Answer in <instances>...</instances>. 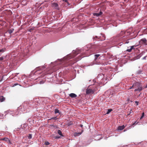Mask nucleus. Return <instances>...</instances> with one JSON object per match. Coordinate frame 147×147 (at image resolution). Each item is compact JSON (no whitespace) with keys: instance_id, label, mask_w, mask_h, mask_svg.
Here are the masks:
<instances>
[{"instance_id":"obj_1","label":"nucleus","mask_w":147,"mask_h":147,"mask_svg":"<svg viewBox=\"0 0 147 147\" xmlns=\"http://www.w3.org/2000/svg\"><path fill=\"white\" fill-rule=\"evenodd\" d=\"M132 88H135L134 90L135 91L140 92L143 89V87L141 84L139 82H136L134 83L133 84L131 87L129 88V89H131Z\"/></svg>"},{"instance_id":"obj_2","label":"nucleus","mask_w":147,"mask_h":147,"mask_svg":"<svg viewBox=\"0 0 147 147\" xmlns=\"http://www.w3.org/2000/svg\"><path fill=\"white\" fill-rule=\"evenodd\" d=\"M78 53H77L76 51H73V53L75 54V55H74L72 56L71 54L68 55H67L66 56L64 57L63 58V59H59V60L61 62H62L63 61H64L65 60H68L69 59L74 57L76 55L78 54Z\"/></svg>"},{"instance_id":"obj_3","label":"nucleus","mask_w":147,"mask_h":147,"mask_svg":"<svg viewBox=\"0 0 147 147\" xmlns=\"http://www.w3.org/2000/svg\"><path fill=\"white\" fill-rule=\"evenodd\" d=\"M4 113H7V114H9L10 115H12V116H16L18 114V111H17L16 112H15L13 111H11L10 110H8L7 111H5L4 112Z\"/></svg>"},{"instance_id":"obj_4","label":"nucleus","mask_w":147,"mask_h":147,"mask_svg":"<svg viewBox=\"0 0 147 147\" xmlns=\"http://www.w3.org/2000/svg\"><path fill=\"white\" fill-rule=\"evenodd\" d=\"M94 92V90L88 88L86 90V93L87 94H93Z\"/></svg>"},{"instance_id":"obj_5","label":"nucleus","mask_w":147,"mask_h":147,"mask_svg":"<svg viewBox=\"0 0 147 147\" xmlns=\"http://www.w3.org/2000/svg\"><path fill=\"white\" fill-rule=\"evenodd\" d=\"M140 44H146V39L145 38L142 39L139 42Z\"/></svg>"},{"instance_id":"obj_6","label":"nucleus","mask_w":147,"mask_h":147,"mask_svg":"<svg viewBox=\"0 0 147 147\" xmlns=\"http://www.w3.org/2000/svg\"><path fill=\"white\" fill-rule=\"evenodd\" d=\"M144 53L145 52L144 51L142 52L141 53H140L136 57V59H140V58L144 55Z\"/></svg>"},{"instance_id":"obj_7","label":"nucleus","mask_w":147,"mask_h":147,"mask_svg":"<svg viewBox=\"0 0 147 147\" xmlns=\"http://www.w3.org/2000/svg\"><path fill=\"white\" fill-rule=\"evenodd\" d=\"M100 55V54H96L94 55V60L96 61H97L98 59H100V57H99Z\"/></svg>"},{"instance_id":"obj_8","label":"nucleus","mask_w":147,"mask_h":147,"mask_svg":"<svg viewBox=\"0 0 147 147\" xmlns=\"http://www.w3.org/2000/svg\"><path fill=\"white\" fill-rule=\"evenodd\" d=\"M52 7L55 9H57L58 8V4L56 3H53L52 4Z\"/></svg>"},{"instance_id":"obj_9","label":"nucleus","mask_w":147,"mask_h":147,"mask_svg":"<svg viewBox=\"0 0 147 147\" xmlns=\"http://www.w3.org/2000/svg\"><path fill=\"white\" fill-rule=\"evenodd\" d=\"M2 140L5 141L7 142L8 143H9V144H11L10 140L8 138H2Z\"/></svg>"},{"instance_id":"obj_10","label":"nucleus","mask_w":147,"mask_h":147,"mask_svg":"<svg viewBox=\"0 0 147 147\" xmlns=\"http://www.w3.org/2000/svg\"><path fill=\"white\" fill-rule=\"evenodd\" d=\"M102 13L101 11H100L99 13H94L93 14V15L94 16H96L97 17L99 16H100L101 15Z\"/></svg>"},{"instance_id":"obj_11","label":"nucleus","mask_w":147,"mask_h":147,"mask_svg":"<svg viewBox=\"0 0 147 147\" xmlns=\"http://www.w3.org/2000/svg\"><path fill=\"white\" fill-rule=\"evenodd\" d=\"M125 127V126L124 125H123L121 126H119L118 127L117 129L118 130H121L123 129Z\"/></svg>"},{"instance_id":"obj_12","label":"nucleus","mask_w":147,"mask_h":147,"mask_svg":"<svg viewBox=\"0 0 147 147\" xmlns=\"http://www.w3.org/2000/svg\"><path fill=\"white\" fill-rule=\"evenodd\" d=\"M69 96L71 98H75L77 96V95L75 94L71 93L69 94Z\"/></svg>"},{"instance_id":"obj_13","label":"nucleus","mask_w":147,"mask_h":147,"mask_svg":"<svg viewBox=\"0 0 147 147\" xmlns=\"http://www.w3.org/2000/svg\"><path fill=\"white\" fill-rule=\"evenodd\" d=\"M82 134L81 132H78V133H74V135L75 136H78Z\"/></svg>"},{"instance_id":"obj_14","label":"nucleus","mask_w":147,"mask_h":147,"mask_svg":"<svg viewBox=\"0 0 147 147\" xmlns=\"http://www.w3.org/2000/svg\"><path fill=\"white\" fill-rule=\"evenodd\" d=\"M5 98L3 96H0V101L1 102H2L4 101Z\"/></svg>"},{"instance_id":"obj_15","label":"nucleus","mask_w":147,"mask_h":147,"mask_svg":"<svg viewBox=\"0 0 147 147\" xmlns=\"http://www.w3.org/2000/svg\"><path fill=\"white\" fill-rule=\"evenodd\" d=\"M134 48V46H132L130 47V48L129 49H128L127 51L129 52H130L131 51L132 49H133Z\"/></svg>"},{"instance_id":"obj_16","label":"nucleus","mask_w":147,"mask_h":147,"mask_svg":"<svg viewBox=\"0 0 147 147\" xmlns=\"http://www.w3.org/2000/svg\"><path fill=\"white\" fill-rule=\"evenodd\" d=\"M5 50V48H3L1 49H0V53L4 52Z\"/></svg>"},{"instance_id":"obj_17","label":"nucleus","mask_w":147,"mask_h":147,"mask_svg":"<svg viewBox=\"0 0 147 147\" xmlns=\"http://www.w3.org/2000/svg\"><path fill=\"white\" fill-rule=\"evenodd\" d=\"M57 133L59 135H60L61 136H63V135L62 134V133L60 130H58L57 131Z\"/></svg>"},{"instance_id":"obj_18","label":"nucleus","mask_w":147,"mask_h":147,"mask_svg":"<svg viewBox=\"0 0 147 147\" xmlns=\"http://www.w3.org/2000/svg\"><path fill=\"white\" fill-rule=\"evenodd\" d=\"M112 111V109H109L107 111V114H109Z\"/></svg>"},{"instance_id":"obj_19","label":"nucleus","mask_w":147,"mask_h":147,"mask_svg":"<svg viewBox=\"0 0 147 147\" xmlns=\"http://www.w3.org/2000/svg\"><path fill=\"white\" fill-rule=\"evenodd\" d=\"M13 29H10L8 30V32L9 34H11L13 32Z\"/></svg>"},{"instance_id":"obj_20","label":"nucleus","mask_w":147,"mask_h":147,"mask_svg":"<svg viewBox=\"0 0 147 147\" xmlns=\"http://www.w3.org/2000/svg\"><path fill=\"white\" fill-rule=\"evenodd\" d=\"M55 113H59V110L57 109H55L54 111Z\"/></svg>"},{"instance_id":"obj_21","label":"nucleus","mask_w":147,"mask_h":147,"mask_svg":"<svg viewBox=\"0 0 147 147\" xmlns=\"http://www.w3.org/2000/svg\"><path fill=\"white\" fill-rule=\"evenodd\" d=\"M136 122H135L131 126H130L129 127H130V128H132V127H134L133 125L136 124Z\"/></svg>"},{"instance_id":"obj_22","label":"nucleus","mask_w":147,"mask_h":147,"mask_svg":"<svg viewBox=\"0 0 147 147\" xmlns=\"http://www.w3.org/2000/svg\"><path fill=\"white\" fill-rule=\"evenodd\" d=\"M28 138L29 139H31L32 138V135L31 134H29L28 136Z\"/></svg>"},{"instance_id":"obj_23","label":"nucleus","mask_w":147,"mask_h":147,"mask_svg":"<svg viewBox=\"0 0 147 147\" xmlns=\"http://www.w3.org/2000/svg\"><path fill=\"white\" fill-rule=\"evenodd\" d=\"M5 58V57H0V60L2 61Z\"/></svg>"},{"instance_id":"obj_24","label":"nucleus","mask_w":147,"mask_h":147,"mask_svg":"<svg viewBox=\"0 0 147 147\" xmlns=\"http://www.w3.org/2000/svg\"><path fill=\"white\" fill-rule=\"evenodd\" d=\"M52 119L55 120H56L57 119V117H53V118H51V119Z\"/></svg>"},{"instance_id":"obj_25","label":"nucleus","mask_w":147,"mask_h":147,"mask_svg":"<svg viewBox=\"0 0 147 147\" xmlns=\"http://www.w3.org/2000/svg\"><path fill=\"white\" fill-rule=\"evenodd\" d=\"M144 113H142V115L141 117H140V119H142V118L144 116Z\"/></svg>"},{"instance_id":"obj_26","label":"nucleus","mask_w":147,"mask_h":147,"mask_svg":"<svg viewBox=\"0 0 147 147\" xmlns=\"http://www.w3.org/2000/svg\"><path fill=\"white\" fill-rule=\"evenodd\" d=\"M3 115L2 114V115H1L0 114V119H3V118H4V117H3Z\"/></svg>"},{"instance_id":"obj_27","label":"nucleus","mask_w":147,"mask_h":147,"mask_svg":"<svg viewBox=\"0 0 147 147\" xmlns=\"http://www.w3.org/2000/svg\"><path fill=\"white\" fill-rule=\"evenodd\" d=\"M60 136H55L54 137V138H55V139H59V138H60Z\"/></svg>"},{"instance_id":"obj_28","label":"nucleus","mask_w":147,"mask_h":147,"mask_svg":"<svg viewBox=\"0 0 147 147\" xmlns=\"http://www.w3.org/2000/svg\"><path fill=\"white\" fill-rule=\"evenodd\" d=\"M45 144L46 145H48L49 144V143L48 142H45Z\"/></svg>"},{"instance_id":"obj_29","label":"nucleus","mask_w":147,"mask_h":147,"mask_svg":"<svg viewBox=\"0 0 147 147\" xmlns=\"http://www.w3.org/2000/svg\"><path fill=\"white\" fill-rule=\"evenodd\" d=\"M146 57H147V56H145L144 57L142 58V59H143V60H146Z\"/></svg>"},{"instance_id":"obj_30","label":"nucleus","mask_w":147,"mask_h":147,"mask_svg":"<svg viewBox=\"0 0 147 147\" xmlns=\"http://www.w3.org/2000/svg\"><path fill=\"white\" fill-rule=\"evenodd\" d=\"M135 103H136L137 105H138V102L136 101Z\"/></svg>"},{"instance_id":"obj_31","label":"nucleus","mask_w":147,"mask_h":147,"mask_svg":"<svg viewBox=\"0 0 147 147\" xmlns=\"http://www.w3.org/2000/svg\"><path fill=\"white\" fill-rule=\"evenodd\" d=\"M18 85V84H14L13 85V86L14 87L16 86L17 85Z\"/></svg>"},{"instance_id":"obj_32","label":"nucleus","mask_w":147,"mask_h":147,"mask_svg":"<svg viewBox=\"0 0 147 147\" xmlns=\"http://www.w3.org/2000/svg\"><path fill=\"white\" fill-rule=\"evenodd\" d=\"M123 44V43L122 42H121L120 43V45H121Z\"/></svg>"},{"instance_id":"obj_33","label":"nucleus","mask_w":147,"mask_h":147,"mask_svg":"<svg viewBox=\"0 0 147 147\" xmlns=\"http://www.w3.org/2000/svg\"><path fill=\"white\" fill-rule=\"evenodd\" d=\"M127 130L126 129H125L124 130V131H127Z\"/></svg>"},{"instance_id":"obj_34","label":"nucleus","mask_w":147,"mask_h":147,"mask_svg":"<svg viewBox=\"0 0 147 147\" xmlns=\"http://www.w3.org/2000/svg\"><path fill=\"white\" fill-rule=\"evenodd\" d=\"M144 88H147V85Z\"/></svg>"},{"instance_id":"obj_35","label":"nucleus","mask_w":147,"mask_h":147,"mask_svg":"<svg viewBox=\"0 0 147 147\" xmlns=\"http://www.w3.org/2000/svg\"><path fill=\"white\" fill-rule=\"evenodd\" d=\"M80 126L81 127H82V126H83V125H80Z\"/></svg>"},{"instance_id":"obj_36","label":"nucleus","mask_w":147,"mask_h":147,"mask_svg":"<svg viewBox=\"0 0 147 147\" xmlns=\"http://www.w3.org/2000/svg\"><path fill=\"white\" fill-rule=\"evenodd\" d=\"M82 57H81V58H80L78 60H80L82 58Z\"/></svg>"},{"instance_id":"obj_37","label":"nucleus","mask_w":147,"mask_h":147,"mask_svg":"<svg viewBox=\"0 0 147 147\" xmlns=\"http://www.w3.org/2000/svg\"><path fill=\"white\" fill-rule=\"evenodd\" d=\"M129 43V42L128 41H127L126 42H125V43Z\"/></svg>"},{"instance_id":"obj_38","label":"nucleus","mask_w":147,"mask_h":147,"mask_svg":"<svg viewBox=\"0 0 147 147\" xmlns=\"http://www.w3.org/2000/svg\"><path fill=\"white\" fill-rule=\"evenodd\" d=\"M42 69H44L45 67H42Z\"/></svg>"},{"instance_id":"obj_39","label":"nucleus","mask_w":147,"mask_h":147,"mask_svg":"<svg viewBox=\"0 0 147 147\" xmlns=\"http://www.w3.org/2000/svg\"><path fill=\"white\" fill-rule=\"evenodd\" d=\"M53 127H57V126H54Z\"/></svg>"},{"instance_id":"obj_40","label":"nucleus","mask_w":147,"mask_h":147,"mask_svg":"<svg viewBox=\"0 0 147 147\" xmlns=\"http://www.w3.org/2000/svg\"><path fill=\"white\" fill-rule=\"evenodd\" d=\"M40 84H42V81H40Z\"/></svg>"},{"instance_id":"obj_41","label":"nucleus","mask_w":147,"mask_h":147,"mask_svg":"<svg viewBox=\"0 0 147 147\" xmlns=\"http://www.w3.org/2000/svg\"><path fill=\"white\" fill-rule=\"evenodd\" d=\"M100 139H101V138H100V139H98L97 140H99Z\"/></svg>"},{"instance_id":"obj_42","label":"nucleus","mask_w":147,"mask_h":147,"mask_svg":"<svg viewBox=\"0 0 147 147\" xmlns=\"http://www.w3.org/2000/svg\"><path fill=\"white\" fill-rule=\"evenodd\" d=\"M131 113V112L130 111V114Z\"/></svg>"}]
</instances>
